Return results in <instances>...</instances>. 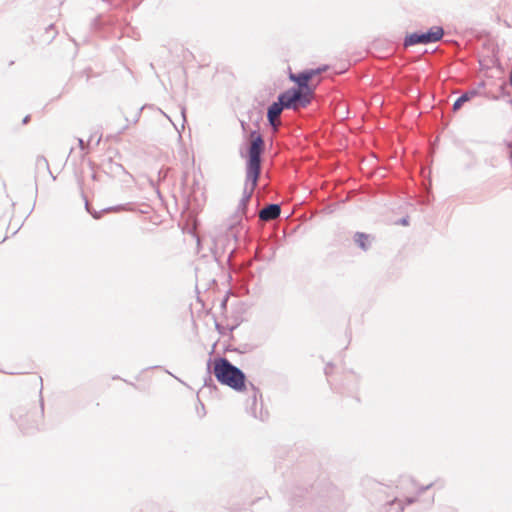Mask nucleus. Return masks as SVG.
I'll use <instances>...</instances> for the list:
<instances>
[{"mask_svg": "<svg viewBox=\"0 0 512 512\" xmlns=\"http://www.w3.org/2000/svg\"><path fill=\"white\" fill-rule=\"evenodd\" d=\"M248 159L246 163V175L242 197L239 201L236 214L244 215L247 205L258 184L261 174V155L265 148L263 137L255 130L249 134Z\"/></svg>", "mask_w": 512, "mask_h": 512, "instance_id": "nucleus-1", "label": "nucleus"}, {"mask_svg": "<svg viewBox=\"0 0 512 512\" xmlns=\"http://www.w3.org/2000/svg\"><path fill=\"white\" fill-rule=\"evenodd\" d=\"M213 373L216 379L236 391L247 389L246 376L241 369L234 366L228 359L220 357L215 359Z\"/></svg>", "mask_w": 512, "mask_h": 512, "instance_id": "nucleus-2", "label": "nucleus"}, {"mask_svg": "<svg viewBox=\"0 0 512 512\" xmlns=\"http://www.w3.org/2000/svg\"><path fill=\"white\" fill-rule=\"evenodd\" d=\"M443 34H444L443 28L438 27V26L432 27L427 32H422V33L415 32V33L409 34L405 37L404 46L409 47V46H414L417 44L435 43L442 38Z\"/></svg>", "mask_w": 512, "mask_h": 512, "instance_id": "nucleus-3", "label": "nucleus"}, {"mask_svg": "<svg viewBox=\"0 0 512 512\" xmlns=\"http://www.w3.org/2000/svg\"><path fill=\"white\" fill-rule=\"evenodd\" d=\"M310 91L301 89H290L279 95V100L284 102L287 109H298L310 103Z\"/></svg>", "mask_w": 512, "mask_h": 512, "instance_id": "nucleus-4", "label": "nucleus"}, {"mask_svg": "<svg viewBox=\"0 0 512 512\" xmlns=\"http://www.w3.org/2000/svg\"><path fill=\"white\" fill-rule=\"evenodd\" d=\"M286 108V105H284V102L281 100H277L276 102H273L269 107L267 111V119L269 124L277 128L280 124L278 118L280 114L282 113L283 109Z\"/></svg>", "mask_w": 512, "mask_h": 512, "instance_id": "nucleus-5", "label": "nucleus"}, {"mask_svg": "<svg viewBox=\"0 0 512 512\" xmlns=\"http://www.w3.org/2000/svg\"><path fill=\"white\" fill-rule=\"evenodd\" d=\"M281 213V207L278 204H269L265 206L260 212H259V218L262 221H271L279 217Z\"/></svg>", "mask_w": 512, "mask_h": 512, "instance_id": "nucleus-6", "label": "nucleus"}, {"mask_svg": "<svg viewBox=\"0 0 512 512\" xmlns=\"http://www.w3.org/2000/svg\"><path fill=\"white\" fill-rule=\"evenodd\" d=\"M317 72L316 71H306V72H302V73H299L297 75H291L290 78L297 83V85L299 86L298 89H306V91H309V88H308V82L309 80L312 78V76L314 74H316Z\"/></svg>", "mask_w": 512, "mask_h": 512, "instance_id": "nucleus-7", "label": "nucleus"}, {"mask_svg": "<svg viewBox=\"0 0 512 512\" xmlns=\"http://www.w3.org/2000/svg\"><path fill=\"white\" fill-rule=\"evenodd\" d=\"M477 95V91L476 90H471V91H468V92H465L463 93L453 104V110L454 111H457L461 108V106L468 102L469 100H471L472 98H474L475 96Z\"/></svg>", "mask_w": 512, "mask_h": 512, "instance_id": "nucleus-8", "label": "nucleus"}, {"mask_svg": "<svg viewBox=\"0 0 512 512\" xmlns=\"http://www.w3.org/2000/svg\"><path fill=\"white\" fill-rule=\"evenodd\" d=\"M354 241L364 251H366L371 244L370 236L368 234L360 232L355 234Z\"/></svg>", "mask_w": 512, "mask_h": 512, "instance_id": "nucleus-9", "label": "nucleus"}, {"mask_svg": "<svg viewBox=\"0 0 512 512\" xmlns=\"http://www.w3.org/2000/svg\"><path fill=\"white\" fill-rule=\"evenodd\" d=\"M35 165L37 169H45L49 171V163L48 160L44 156H37Z\"/></svg>", "mask_w": 512, "mask_h": 512, "instance_id": "nucleus-10", "label": "nucleus"}, {"mask_svg": "<svg viewBox=\"0 0 512 512\" xmlns=\"http://www.w3.org/2000/svg\"><path fill=\"white\" fill-rule=\"evenodd\" d=\"M249 387H250V388H249V390H248V391H249V393H250V398H251V400H252V404L254 405V404H256L257 397H258L259 395H261V394H260V390H259L257 387H255L252 383H249Z\"/></svg>", "mask_w": 512, "mask_h": 512, "instance_id": "nucleus-11", "label": "nucleus"}, {"mask_svg": "<svg viewBox=\"0 0 512 512\" xmlns=\"http://www.w3.org/2000/svg\"><path fill=\"white\" fill-rule=\"evenodd\" d=\"M125 209H126L125 206L120 205V206L108 208L105 211H120V210H125Z\"/></svg>", "mask_w": 512, "mask_h": 512, "instance_id": "nucleus-12", "label": "nucleus"}, {"mask_svg": "<svg viewBox=\"0 0 512 512\" xmlns=\"http://www.w3.org/2000/svg\"><path fill=\"white\" fill-rule=\"evenodd\" d=\"M85 206H86L87 211H88L89 213H91V214L93 215V217H94V218H96V219H97V218H99V215H98L97 213H92V212L90 211L89 206H88V202H87V201H86Z\"/></svg>", "mask_w": 512, "mask_h": 512, "instance_id": "nucleus-13", "label": "nucleus"}, {"mask_svg": "<svg viewBox=\"0 0 512 512\" xmlns=\"http://www.w3.org/2000/svg\"><path fill=\"white\" fill-rule=\"evenodd\" d=\"M78 144H79V147L84 150L85 149V144H84V141L82 139H78Z\"/></svg>", "mask_w": 512, "mask_h": 512, "instance_id": "nucleus-14", "label": "nucleus"}, {"mask_svg": "<svg viewBox=\"0 0 512 512\" xmlns=\"http://www.w3.org/2000/svg\"><path fill=\"white\" fill-rule=\"evenodd\" d=\"M198 413L200 414L201 417L205 414L204 405H201V409L198 410Z\"/></svg>", "mask_w": 512, "mask_h": 512, "instance_id": "nucleus-15", "label": "nucleus"}, {"mask_svg": "<svg viewBox=\"0 0 512 512\" xmlns=\"http://www.w3.org/2000/svg\"><path fill=\"white\" fill-rule=\"evenodd\" d=\"M198 413L200 414L201 417L205 414L204 405H201V409L198 410Z\"/></svg>", "mask_w": 512, "mask_h": 512, "instance_id": "nucleus-16", "label": "nucleus"}, {"mask_svg": "<svg viewBox=\"0 0 512 512\" xmlns=\"http://www.w3.org/2000/svg\"><path fill=\"white\" fill-rule=\"evenodd\" d=\"M400 223L402 225H407L408 224V219L407 218H403V219L400 220Z\"/></svg>", "mask_w": 512, "mask_h": 512, "instance_id": "nucleus-17", "label": "nucleus"}, {"mask_svg": "<svg viewBox=\"0 0 512 512\" xmlns=\"http://www.w3.org/2000/svg\"><path fill=\"white\" fill-rule=\"evenodd\" d=\"M406 501H407V504H412L415 501V499L414 498H407Z\"/></svg>", "mask_w": 512, "mask_h": 512, "instance_id": "nucleus-18", "label": "nucleus"}, {"mask_svg": "<svg viewBox=\"0 0 512 512\" xmlns=\"http://www.w3.org/2000/svg\"><path fill=\"white\" fill-rule=\"evenodd\" d=\"M30 117L29 116H26L24 119H23V124H27L28 121H29Z\"/></svg>", "mask_w": 512, "mask_h": 512, "instance_id": "nucleus-19", "label": "nucleus"}, {"mask_svg": "<svg viewBox=\"0 0 512 512\" xmlns=\"http://www.w3.org/2000/svg\"><path fill=\"white\" fill-rule=\"evenodd\" d=\"M431 486H432V484H429V485H427L426 487H423V488L421 489V492H423V491H425V490L429 489Z\"/></svg>", "mask_w": 512, "mask_h": 512, "instance_id": "nucleus-20", "label": "nucleus"}, {"mask_svg": "<svg viewBox=\"0 0 512 512\" xmlns=\"http://www.w3.org/2000/svg\"><path fill=\"white\" fill-rule=\"evenodd\" d=\"M181 114H182L183 119L185 120V108L184 107L181 109Z\"/></svg>", "mask_w": 512, "mask_h": 512, "instance_id": "nucleus-21", "label": "nucleus"}, {"mask_svg": "<svg viewBox=\"0 0 512 512\" xmlns=\"http://www.w3.org/2000/svg\"><path fill=\"white\" fill-rule=\"evenodd\" d=\"M510 82H511V85H512V72H511V75H510Z\"/></svg>", "mask_w": 512, "mask_h": 512, "instance_id": "nucleus-22", "label": "nucleus"}]
</instances>
